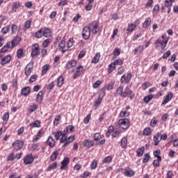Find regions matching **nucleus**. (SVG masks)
I'll use <instances>...</instances> for the list:
<instances>
[{
    "instance_id": "obj_11",
    "label": "nucleus",
    "mask_w": 178,
    "mask_h": 178,
    "mask_svg": "<svg viewBox=\"0 0 178 178\" xmlns=\"http://www.w3.org/2000/svg\"><path fill=\"white\" fill-rule=\"evenodd\" d=\"M23 145H24V142H23V140H17L13 143V147L15 151L22 149V148H23Z\"/></svg>"
},
{
    "instance_id": "obj_29",
    "label": "nucleus",
    "mask_w": 178,
    "mask_h": 178,
    "mask_svg": "<svg viewBox=\"0 0 178 178\" xmlns=\"http://www.w3.org/2000/svg\"><path fill=\"white\" fill-rule=\"evenodd\" d=\"M31 91V88H30V86H26L22 89L21 94L24 97H27V95H30Z\"/></svg>"
},
{
    "instance_id": "obj_61",
    "label": "nucleus",
    "mask_w": 178,
    "mask_h": 178,
    "mask_svg": "<svg viewBox=\"0 0 178 178\" xmlns=\"http://www.w3.org/2000/svg\"><path fill=\"white\" fill-rule=\"evenodd\" d=\"M113 63H114L115 66H122V65H123V60H122V58H119L114 60Z\"/></svg>"
},
{
    "instance_id": "obj_10",
    "label": "nucleus",
    "mask_w": 178,
    "mask_h": 178,
    "mask_svg": "<svg viewBox=\"0 0 178 178\" xmlns=\"http://www.w3.org/2000/svg\"><path fill=\"white\" fill-rule=\"evenodd\" d=\"M90 28H92V34L98 33V28L99 27V22L98 21H93L89 24Z\"/></svg>"
},
{
    "instance_id": "obj_15",
    "label": "nucleus",
    "mask_w": 178,
    "mask_h": 178,
    "mask_svg": "<svg viewBox=\"0 0 178 178\" xmlns=\"http://www.w3.org/2000/svg\"><path fill=\"white\" fill-rule=\"evenodd\" d=\"M136 24H140V20L136 19L135 21V24H129L127 31H128V33H133V31H134V30H136L137 28V25Z\"/></svg>"
},
{
    "instance_id": "obj_46",
    "label": "nucleus",
    "mask_w": 178,
    "mask_h": 178,
    "mask_svg": "<svg viewBox=\"0 0 178 178\" xmlns=\"http://www.w3.org/2000/svg\"><path fill=\"white\" fill-rule=\"evenodd\" d=\"M73 45H74V39H73V38H71L67 43V51H69V49L70 48H72V47H73Z\"/></svg>"
},
{
    "instance_id": "obj_54",
    "label": "nucleus",
    "mask_w": 178,
    "mask_h": 178,
    "mask_svg": "<svg viewBox=\"0 0 178 178\" xmlns=\"http://www.w3.org/2000/svg\"><path fill=\"white\" fill-rule=\"evenodd\" d=\"M152 132L151 131V128L147 127V128H145V129L143 130V136H151V134H152Z\"/></svg>"
},
{
    "instance_id": "obj_57",
    "label": "nucleus",
    "mask_w": 178,
    "mask_h": 178,
    "mask_svg": "<svg viewBox=\"0 0 178 178\" xmlns=\"http://www.w3.org/2000/svg\"><path fill=\"white\" fill-rule=\"evenodd\" d=\"M37 109H38V105L33 104L29 107V112L30 113H33V112H34L35 111H37Z\"/></svg>"
},
{
    "instance_id": "obj_33",
    "label": "nucleus",
    "mask_w": 178,
    "mask_h": 178,
    "mask_svg": "<svg viewBox=\"0 0 178 178\" xmlns=\"http://www.w3.org/2000/svg\"><path fill=\"white\" fill-rule=\"evenodd\" d=\"M127 136H124L121 139L120 147L124 149H126V148H127Z\"/></svg>"
},
{
    "instance_id": "obj_28",
    "label": "nucleus",
    "mask_w": 178,
    "mask_h": 178,
    "mask_svg": "<svg viewBox=\"0 0 178 178\" xmlns=\"http://www.w3.org/2000/svg\"><path fill=\"white\" fill-rule=\"evenodd\" d=\"M161 133L157 132L154 136V145L155 147H157V145H159V143H161Z\"/></svg>"
},
{
    "instance_id": "obj_48",
    "label": "nucleus",
    "mask_w": 178,
    "mask_h": 178,
    "mask_svg": "<svg viewBox=\"0 0 178 178\" xmlns=\"http://www.w3.org/2000/svg\"><path fill=\"white\" fill-rule=\"evenodd\" d=\"M153 154L155 158H157L159 161H162V157L161 156V150L159 149L155 150Z\"/></svg>"
},
{
    "instance_id": "obj_41",
    "label": "nucleus",
    "mask_w": 178,
    "mask_h": 178,
    "mask_svg": "<svg viewBox=\"0 0 178 178\" xmlns=\"http://www.w3.org/2000/svg\"><path fill=\"white\" fill-rule=\"evenodd\" d=\"M151 24V17H147L143 22V29H147Z\"/></svg>"
},
{
    "instance_id": "obj_39",
    "label": "nucleus",
    "mask_w": 178,
    "mask_h": 178,
    "mask_svg": "<svg viewBox=\"0 0 178 178\" xmlns=\"http://www.w3.org/2000/svg\"><path fill=\"white\" fill-rule=\"evenodd\" d=\"M124 175L127 177H133L135 173L134 171H133V170H125V171L124 172Z\"/></svg>"
},
{
    "instance_id": "obj_35",
    "label": "nucleus",
    "mask_w": 178,
    "mask_h": 178,
    "mask_svg": "<svg viewBox=\"0 0 178 178\" xmlns=\"http://www.w3.org/2000/svg\"><path fill=\"white\" fill-rule=\"evenodd\" d=\"M144 51V46L139 45L138 47L134 49V55H138V54H142Z\"/></svg>"
},
{
    "instance_id": "obj_44",
    "label": "nucleus",
    "mask_w": 178,
    "mask_h": 178,
    "mask_svg": "<svg viewBox=\"0 0 178 178\" xmlns=\"http://www.w3.org/2000/svg\"><path fill=\"white\" fill-rule=\"evenodd\" d=\"M58 168V163L56 162H54L53 163L50 164L47 168L48 172H51V170H54Z\"/></svg>"
},
{
    "instance_id": "obj_58",
    "label": "nucleus",
    "mask_w": 178,
    "mask_h": 178,
    "mask_svg": "<svg viewBox=\"0 0 178 178\" xmlns=\"http://www.w3.org/2000/svg\"><path fill=\"white\" fill-rule=\"evenodd\" d=\"M60 118H61L60 115H58L55 118L54 122H53L54 126H58V124H59V120H60Z\"/></svg>"
},
{
    "instance_id": "obj_36",
    "label": "nucleus",
    "mask_w": 178,
    "mask_h": 178,
    "mask_svg": "<svg viewBox=\"0 0 178 178\" xmlns=\"http://www.w3.org/2000/svg\"><path fill=\"white\" fill-rule=\"evenodd\" d=\"M63 131L66 136L67 133L72 134L74 131V127L73 125H69L68 127H65Z\"/></svg>"
},
{
    "instance_id": "obj_42",
    "label": "nucleus",
    "mask_w": 178,
    "mask_h": 178,
    "mask_svg": "<svg viewBox=\"0 0 178 178\" xmlns=\"http://www.w3.org/2000/svg\"><path fill=\"white\" fill-rule=\"evenodd\" d=\"M145 148L144 147H142L136 150V155L138 157L143 156L144 155V151Z\"/></svg>"
},
{
    "instance_id": "obj_5",
    "label": "nucleus",
    "mask_w": 178,
    "mask_h": 178,
    "mask_svg": "<svg viewBox=\"0 0 178 178\" xmlns=\"http://www.w3.org/2000/svg\"><path fill=\"white\" fill-rule=\"evenodd\" d=\"M122 98L129 97L130 99H134V97H136V95H134V92H133V90H130V88H129V86H127L122 92Z\"/></svg>"
},
{
    "instance_id": "obj_49",
    "label": "nucleus",
    "mask_w": 178,
    "mask_h": 178,
    "mask_svg": "<svg viewBox=\"0 0 178 178\" xmlns=\"http://www.w3.org/2000/svg\"><path fill=\"white\" fill-rule=\"evenodd\" d=\"M123 95V86L120 85L117 89H116V95H120L122 97Z\"/></svg>"
},
{
    "instance_id": "obj_9",
    "label": "nucleus",
    "mask_w": 178,
    "mask_h": 178,
    "mask_svg": "<svg viewBox=\"0 0 178 178\" xmlns=\"http://www.w3.org/2000/svg\"><path fill=\"white\" fill-rule=\"evenodd\" d=\"M105 95H106L105 90L102 89L98 96V98L95 101V105H96V106H99V105H101V102H102V99Z\"/></svg>"
},
{
    "instance_id": "obj_30",
    "label": "nucleus",
    "mask_w": 178,
    "mask_h": 178,
    "mask_svg": "<svg viewBox=\"0 0 178 178\" xmlns=\"http://www.w3.org/2000/svg\"><path fill=\"white\" fill-rule=\"evenodd\" d=\"M22 6V4L19 1H16L13 3L12 4V12L16 13L17 12V9Z\"/></svg>"
},
{
    "instance_id": "obj_37",
    "label": "nucleus",
    "mask_w": 178,
    "mask_h": 178,
    "mask_svg": "<svg viewBox=\"0 0 178 178\" xmlns=\"http://www.w3.org/2000/svg\"><path fill=\"white\" fill-rule=\"evenodd\" d=\"M100 58H101V53L98 52L95 55V56L92 59V63H95V64L98 63V62H99Z\"/></svg>"
},
{
    "instance_id": "obj_23",
    "label": "nucleus",
    "mask_w": 178,
    "mask_h": 178,
    "mask_svg": "<svg viewBox=\"0 0 178 178\" xmlns=\"http://www.w3.org/2000/svg\"><path fill=\"white\" fill-rule=\"evenodd\" d=\"M29 127H30L31 130L32 129H40L41 127V121L37 120L31 122Z\"/></svg>"
},
{
    "instance_id": "obj_21",
    "label": "nucleus",
    "mask_w": 178,
    "mask_h": 178,
    "mask_svg": "<svg viewBox=\"0 0 178 178\" xmlns=\"http://www.w3.org/2000/svg\"><path fill=\"white\" fill-rule=\"evenodd\" d=\"M76 65H77V61H76V60H70L67 61L65 67L67 70H69V69L74 67Z\"/></svg>"
},
{
    "instance_id": "obj_38",
    "label": "nucleus",
    "mask_w": 178,
    "mask_h": 178,
    "mask_svg": "<svg viewBox=\"0 0 178 178\" xmlns=\"http://www.w3.org/2000/svg\"><path fill=\"white\" fill-rule=\"evenodd\" d=\"M153 99L154 95H149L143 98V102H145V104H149V102H151V101H152Z\"/></svg>"
},
{
    "instance_id": "obj_12",
    "label": "nucleus",
    "mask_w": 178,
    "mask_h": 178,
    "mask_svg": "<svg viewBox=\"0 0 178 178\" xmlns=\"http://www.w3.org/2000/svg\"><path fill=\"white\" fill-rule=\"evenodd\" d=\"M83 72H84V67L83 65L78 66L76 69V72L74 73L73 79L76 80L77 77H80Z\"/></svg>"
},
{
    "instance_id": "obj_45",
    "label": "nucleus",
    "mask_w": 178,
    "mask_h": 178,
    "mask_svg": "<svg viewBox=\"0 0 178 178\" xmlns=\"http://www.w3.org/2000/svg\"><path fill=\"white\" fill-rule=\"evenodd\" d=\"M35 101H36V102H38L39 104H41V102H42V92L40 91L37 94Z\"/></svg>"
},
{
    "instance_id": "obj_24",
    "label": "nucleus",
    "mask_w": 178,
    "mask_h": 178,
    "mask_svg": "<svg viewBox=\"0 0 178 178\" xmlns=\"http://www.w3.org/2000/svg\"><path fill=\"white\" fill-rule=\"evenodd\" d=\"M59 152H60V149H55L50 156V161L51 162H54V161H56V158L59 156Z\"/></svg>"
},
{
    "instance_id": "obj_25",
    "label": "nucleus",
    "mask_w": 178,
    "mask_h": 178,
    "mask_svg": "<svg viewBox=\"0 0 178 178\" xmlns=\"http://www.w3.org/2000/svg\"><path fill=\"white\" fill-rule=\"evenodd\" d=\"M58 47L60 51H61L62 54H65V52H67V48H66V42L65 40H61L58 44Z\"/></svg>"
},
{
    "instance_id": "obj_59",
    "label": "nucleus",
    "mask_w": 178,
    "mask_h": 178,
    "mask_svg": "<svg viewBox=\"0 0 178 178\" xmlns=\"http://www.w3.org/2000/svg\"><path fill=\"white\" fill-rule=\"evenodd\" d=\"M120 131L119 130H114L112 134L113 138H117L120 136Z\"/></svg>"
},
{
    "instance_id": "obj_22",
    "label": "nucleus",
    "mask_w": 178,
    "mask_h": 178,
    "mask_svg": "<svg viewBox=\"0 0 178 178\" xmlns=\"http://www.w3.org/2000/svg\"><path fill=\"white\" fill-rule=\"evenodd\" d=\"M10 59H12V56L10 55L3 56L1 60V66H5V65H8V63H10Z\"/></svg>"
},
{
    "instance_id": "obj_20",
    "label": "nucleus",
    "mask_w": 178,
    "mask_h": 178,
    "mask_svg": "<svg viewBox=\"0 0 178 178\" xmlns=\"http://www.w3.org/2000/svg\"><path fill=\"white\" fill-rule=\"evenodd\" d=\"M173 98V93L172 92H168L165 97H164L161 105H166Z\"/></svg>"
},
{
    "instance_id": "obj_64",
    "label": "nucleus",
    "mask_w": 178,
    "mask_h": 178,
    "mask_svg": "<svg viewBox=\"0 0 178 178\" xmlns=\"http://www.w3.org/2000/svg\"><path fill=\"white\" fill-rule=\"evenodd\" d=\"M123 73H124V67L121 66V67H118L117 74L118 76H122V74H123Z\"/></svg>"
},
{
    "instance_id": "obj_55",
    "label": "nucleus",
    "mask_w": 178,
    "mask_h": 178,
    "mask_svg": "<svg viewBox=\"0 0 178 178\" xmlns=\"http://www.w3.org/2000/svg\"><path fill=\"white\" fill-rule=\"evenodd\" d=\"M97 165H98V161L95 159L92 161V162L90 164V169H92V170H94L97 169Z\"/></svg>"
},
{
    "instance_id": "obj_13",
    "label": "nucleus",
    "mask_w": 178,
    "mask_h": 178,
    "mask_svg": "<svg viewBox=\"0 0 178 178\" xmlns=\"http://www.w3.org/2000/svg\"><path fill=\"white\" fill-rule=\"evenodd\" d=\"M132 77L133 76L131 75V72H128L127 76L124 74L121 76L120 81L121 83H126V84H129Z\"/></svg>"
},
{
    "instance_id": "obj_27",
    "label": "nucleus",
    "mask_w": 178,
    "mask_h": 178,
    "mask_svg": "<svg viewBox=\"0 0 178 178\" xmlns=\"http://www.w3.org/2000/svg\"><path fill=\"white\" fill-rule=\"evenodd\" d=\"M129 116H130V112L127 110L121 111L118 115L121 119H127L126 118H129Z\"/></svg>"
},
{
    "instance_id": "obj_19",
    "label": "nucleus",
    "mask_w": 178,
    "mask_h": 178,
    "mask_svg": "<svg viewBox=\"0 0 178 178\" xmlns=\"http://www.w3.org/2000/svg\"><path fill=\"white\" fill-rule=\"evenodd\" d=\"M22 41L20 36L16 35L13 38V40L10 42V45L13 48H15L17 45H19Z\"/></svg>"
},
{
    "instance_id": "obj_60",
    "label": "nucleus",
    "mask_w": 178,
    "mask_h": 178,
    "mask_svg": "<svg viewBox=\"0 0 178 178\" xmlns=\"http://www.w3.org/2000/svg\"><path fill=\"white\" fill-rule=\"evenodd\" d=\"M156 124H158V120H156L155 118H153L150 121V126L151 127H155Z\"/></svg>"
},
{
    "instance_id": "obj_40",
    "label": "nucleus",
    "mask_w": 178,
    "mask_h": 178,
    "mask_svg": "<svg viewBox=\"0 0 178 178\" xmlns=\"http://www.w3.org/2000/svg\"><path fill=\"white\" fill-rule=\"evenodd\" d=\"M50 65L49 64H46L42 66V76H44V74H47V72L49 70Z\"/></svg>"
},
{
    "instance_id": "obj_62",
    "label": "nucleus",
    "mask_w": 178,
    "mask_h": 178,
    "mask_svg": "<svg viewBox=\"0 0 178 178\" xmlns=\"http://www.w3.org/2000/svg\"><path fill=\"white\" fill-rule=\"evenodd\" d=\"M149 158H151V156H149V154L147 153V154H144V158L143 159V163H147L148 162V161H149Z\"/></svg>"
},
{
    "instance_id": "obj_32",
    "label": "nucleus",
    "mask_w": 178,
    "mask_h": 178,
    "mask_svg": "<svg viewBox=\"0 0 178 178\" xmlns=\"http://www.w3.org/2000/svg\"><path fill=\"white\" fill-rule=\"evenodd\" d=\"M13 48L10 42H8L6 45L3 46L1 49H0V54H3V52H6L8 49H12Z\"/></svg>"
},
{
    "instance_id": "obj_43",
    "label": "nucleus",
    "mask_w": 178,
    "mask_h": 178,
    "mask_svg": "<svg viewBox=\"0 0 178 178\" xmlns=\"http://www.w3.org/2000/svg\"><path fill=\"white\" fill-rule=\"evenodd\" d=\"M114 70H116V65L112 62L111 64L108 65V73H112Z\"/></svg>"
},
{
    "instance_id": "obj_47",
    "label": "nucleus",
    "mask_w": 178,
    "mask_h": 178,
    "mask_svg": "<svg viewBox=\"0 0 178 178\" xmlns=\"http://www.w3.org/2000/svg\"><path fill=\"white\" fill-rule=\"evenodd\" d=\"M173 2H175V0H165L164 6H165V8H172Z\"/></svg>"
},
{
    "instance_id": "obj_18",
    "label": "nucleus",
    "mask_w": 178,
    "mask_h": 178,
    "mask_svg": "<svg viewBox=\"0 0 178 178\" xmlns=\"http://www.w3.org/2000/svg\"><path fill=\"white\" fill-rule=\"evenodd\" d=\"M61 170H66L67 169V165L70 163V159L69 157H65L64 159L61 161Z\"/></svg>"
},
{
    "instance_id": "obj_2",
    "label": "nucleus",
    "mask_w": 178,
    "mask_h": 178,
    "mask_svg": "<svg viewBox=\"0 0 178 178\" xmlns=\"http://www.w3.org/2000/svg\"><path fill=\"white\" fill-rule=\"evenodd\" d=\"M118 126L122 130H127L130 127V120L128 118H120L118 120Z\"/></svg>"
},
{
    "instance_id": "obj_6",
    "label": "nucleus",
    "mask_w": 178,
    "mask_h": 178,
    "mask_svg": "<svg viewBox=\"0 0 178 178\" xmlns=\"http://www.w3.org/2000/svg\"><path fill=\"white\" fill-rule=\"evenodd\" d=\"M90 37H91V28L86 26L82 30V38L83 40H90Z\"/></svg>"
},
{
    "instance_id": "obj_8",
    "label": "nucleus",
    "mask_w": 178,
    "mask_h": 178,
    "mask_svg": "<svg viewBox=\"0 0 178 178\" xmlns=\"http://www.w3.org/2000/svg\"><path fill=\"white\" fill-rule=\"evenodd\" d=\"M25 75L29 77L33 72V70H34V63H29L26 65L25 69Z\"/></svg>"
},
{
    "instance_id": "obj_53",
    "label": "nucleus",
    "mask_w": 178,
    "mask_h": 178,
    "mask_svg": "<svg viewBox=\"0 0 178 178\" xmlns=\"http://www.w3.org/2000/svg\"><path fill=\"white\" fill-rule=\"evenodd\" d=\"M11 29V34H16L17 33V25L13 24L10 26Z\"/></svg>"
},
{
    "instance_id": "obj_26",
    "label": "nucleus",
    "mask_w": 178,
    "mask_h": 178,
    "mask_svg": "<svg viewBox=\"0 0 178 178\" xmlns=\"http://www.w3.org/2000/svg\"><path fill=\"white\" fill-rule=\"evenodd\" d=\"M65 136H66V134L65 133V131H57L55 133L54 137L56 140H60V137L61 138H64Z\"/></svg>"
},
{
    "instance_id": "obj_3",
    "label": "nucleus",
    "mask_w": 178,
    "mask_h": 178,
    "mask_svg": "<svg viewBox=\"0 0 178 178\" xmlns=\"http://www.w3.org/2000/svg\"><path fill=\"white\" fill-rule=\"evenodd\" d=\"M76 140V136L74 135H71L68 138L66 136L64 138H60V143H61L63 145V147H67L70 143H73V140Z\"/></svg>"
},
{
    "instance_id": "obj_7",
    "label": "nucleus",
    "mask_w": 178,
    "mask_h": 178,
    "mask_svg": "<svg viewBox=\"0 0 178 178\" xmlns=\"http://www.w3.org/2000/svg\"><path fill=\"white\" fill-rule=\"evenodd\" d=\"M40 45L37 43L32 45L31 47V58H34L35 56H38L40 55Z\"/></svg>"
},
{
    "instance_id": "obj_51",
    "label": "nucleus",
    "mask_w": 178,
    "mask_h": 178,
    "mask_svg": "<svg viewBox=\"0 0 178 178\" xmlns=\"http://www.w3.org/2000/svg\"><path fill=\"white\" fill-rule=\"evenodd\" d=\"M159 12V4H156L154 6L153 10H152L153 16H156V15H158Z\"/></svg>"
},
{
    "instance_id": "obj_17",
    "label": "nucleus",
    "mask_w": 178,
    "mask_h": 178,
    "mask_svg": "<svg viewBox=\"0 0 178 178\" xmlns=\"http://www.w3.org/2000/svg\"><path fill=\"white\" fill-rule=\"evenodd\" d=\"M46 144L50 147V148H54V147L56 145V141H55V139H54L52 136H49L46 140Z\"/></svg>"
},
{
    "instance_id": "obj_63",
    "label": "nucleus",
    "mask_w": 178,
    "mask_h": 178,
    "mask_svg": "<svg viewBox=\"0 0 178 178\" xmlns=\"http://www.w3.org/2000/svg\"><path fill=\"white\" fill-rule=\"evenodd\" d=\"M38 76L37 74H33L32 75L30 79H29V82L30 83H34V81H37V79H38Z\"/></svg>"
},
{
    "instance_id": "obj_1",
    "label": "nucleus",
    "mask_w": 178,
    "mask_h": 178,
    "mask_svg": "<svg viewBox=\"0 0 178 178\" xmlns=\"http://www.w3.org/2000/svg\"><path fill=\"white\" fill-rule=\"evenodd\" d=\"M51 35L52 31H51V29L47 27L41 28L34 34V37L35 38H42V37H44L45 38H49V37H51Z\"/></svg>"
},
{
    "instance_id": "obj_16",
    "label": "nucleus",
    "mask_w": 178,
    "mask_h": 178,
    "mask_svg": "<svg viewBox=\"0 0 178 178\" xmlns=\"http://www.w3.org/2000/svg\"><path fill=\"white\" fill-rule=\"evenodd\" d=\"M33 162H34V157L32 154H29L24 158V163L25 165H31Z\"/></svg>"
},
{
    "instance_id": "obj_31",
    "label": "nucleus",
    "mask_w": 178,
    "mask_h": 178,
    "mask_svg": "<svg viewBox=\"0 0 178 178\" xmlns=\"http://www.w3.org/2000/svg\"><path fill=\"white\" fill-rule=\"evenodd\" d=\"M56 81L57 83V86H58L59 88H60L61 87H63L65 83V78H63V76H60L56 79Z\"/></svg>"
},
{
    "instance_id": "obj_52",
    "label": "nucleus",
    "mask_w": 178,
    "mask_h": 178,
    "mask_svg": "<svg viewBox=\"0 0 178 178\" xmlns=\"http://www.w3.org/2000/svg\"><path fill=\"white\" fill-rule=\"evenodd\" d=\"M112 159H113L112 156H106L103 159L102 163H111V162H112Z\"/></svg>"
},
{
    "instance_id": "obj_50",
    "label": "nucleus",
    "mask_w": 178,
    "mask_h": 178,
    "mask_svg": "<svg viewBox=\"0 0 178 178\" xmlns=\"http://www.w3.org/2000/svg\"><path fill=\"white\" fill-rule=\"evenodd\" d=\"M10 31V25H7L1 29V33L3 34H8L9 31Z\"/></svg>"
},
{
    "instance_id": "obj_56",
    "label": "nucleus",
    "mask_w": 178,
    "mask_h": 178,
    "mask_svg": "<svg viewBox=\"0 0 178 178\" xmlns=\"http://www.w3.org/2000/svg\"><path fill=\"white\" fill-rule=\"evenodd\" d=\"M51 42V40L49 39H46L42 41V48H47L48 45H49V43Z\"/></svg>"
},
{
    "instance_id": "obj_34",
    "label": "nucleus",
    "mask_w": 178,
    "mask_h": 178,
    "mask_svg": "<svg viewBox=\"0 0 178 178\" xmlns=\"http://www.w3.org/2000/svg\"><path fill=\"white\" fill-rule=\"evenodd\" d=\"M83 145L88 148H91V147H94V141L90 139H86L83 141Z\"/></svg>"
},
{
    "instance_id": "obj_4",
    "label": "nucleus",
    "mask_w": 178,
    "mask_h": 178,
    "mask_svg": "<svg viewBox=\"0 0 178 178\" xmlns=\"http://www.w3.org/2000/svg\"><path fill=\"white\" fill-rule=\"evenodd\" d=\"M161 38L163 40L161 39L156 40L154 44L158 45V44H160L161 45V49H165V48H166V45H168V42H169V38L165 37V35H163Z\"/></svg>"
},
{
    "instance_id": "obj_14",
    "label": "nucleus",
    "mask_w": 178,
    "mask_h": 178,
    "mask_svg": "<svg viewBox=\"0 0 178 178\" xmlns=\"http://www.w3.org/2000/svg\"><path fill=\"white\" fill-rule=\"evenodd\" d=\"M44 129H40L36 135H35L33 138L32 140V143H37V141H38V140H40V138H41V137H42L43 134H44Z\"/></svg>"
}]
</instances>
